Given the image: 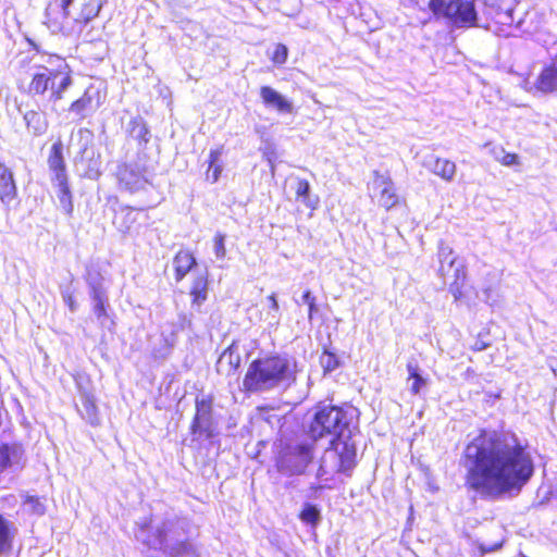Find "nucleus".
Listing matches in <instances>:
<instances>
[{
	"label": "nucleus",
	"mask_w": 557,
	"mask_h": 557,
	"mask_svg": "<svg viewBox=\"0 0 557 557\" xmlns=\"http://www.w3.org/2000/svg\"><path fill=\"white\" fill-rule=\"evenodd\" d=\"M462 460L466 488L487 498L520 492L534 474L528 444L511 432L481 430L467 444Z\"/></svg>",
	"instance_id": "nucleus-1"
},
{
	"label": "nucleus",
	"mask_w": 557,
	"mask_h": 557,
	"mask_svg": "<svg viewBox=\"0 0 557 557\" xmlns=\"http://www.w3.org/2000/svg\"><path fill=\"white\" fill-rule=\"evenodd\" d=\"M73 85V71L66 60L55 53L41 55V62L29 67L27 78H18L17 89L29 98H47L55 103L64 99Z\"/></svg>",
	"instance_id": "nucleus-2"
},
{
	"label": "nucleus",
	"mask_w": 557,
	"mask_h": 557,
	"mask_svg": "<svg viewBox=\"0 0 557 557\" xmlns=\"http://www.w3.org/2000/svg\"><path fill=\"white\" fill-rule=\"evenodd\" d=\"M298 372L297 362L285 354H260L248 363L242 391L251 395L289 387L296 383Z\"/></svg>",
	"instance_id": "nucleus-3"
},
{
	"label": "nucleus",
	"mask_w": 557,
	"mask_h": 557,
	"mask_svg": "<svg viewBox=\"0 0 557 557\" xmlns=\"http://www.w3.org/2000/svg\"><path fill=\"white\" fill-rule=\"evenodd\" d=\"M348 426L346 411L339 406L326 405L315 410L306 433L312 442H317L327 436L332 438L343 436Z\"/></svg>",
	"instance_id": "nucleus-4"
},
{
	"label": "nucleus",
	"mask_w": 557,
	"mask_h": 557,
	"mask_svg": "<svg viewBox=\"0 0 557 557\" xmlns=\"http://www.w3.org/2000/svg\"><path fill=\"white\" fill-rule=\"evenodd\" d=\"M63 151V143L60 138H58L50 147L47 164L53 174V181L57 182L59 202L64 213L67 216H72L74 211L73 195L70 187L66 162Z\"/></svg>",
	"instance_id": "nucleus-5"
},
{
	"label": "nucleus",
	"mask_w": 557,
	"mask_h": 557,
	"mask_svg": "<svg viewBox=\"0 0 557 557\" xmlns=\"http://www.w3.org/2000/svg\"><path fill=\"white\" fill-rule=\"evenodd\" d=\"M429 9L437 18H445L457 27L476 25V11L470 0H430Z\"/></svg>",
	"instance_id": "nucleus-6"
},
{
	"label": "nucleus",
	"mask_w": 557,
	"mask_h": 557,
	"mask_svg": "<svg viewBox=\"0 0 557 557\" xmlns=\"http://www.w3.org/2000/svg\"><path fill=\"white\" fill-rule=\"evenodd\" d=\"M327 450L334 459V469L338 473H348L357 465V448L350 434L331 438Z\"/></svg>",
	"instance_id": "nucleus-7"
},
{
	"label": "nucleus",
	"mask_w": 557,
	"mask_h": 557,
	"mask_svg": "<svg viewBox=\"0 0 557 557\" xmlns=\"http://www.w3.org/2000/svg\"><path fill=\"white\" fill-rule=\"evenodd\" d=\"M488 28L500 37L512 36L513 30L520 25V20L513 17V9L510 4L491 3L488 5Z\"/></svg>",
	"instance_id": "nucleus-8"
},
{
	"label": "nucleus",
	"mask_w": 557,
	"mask_h": 557,
	"mask_svg": "<svg viewBox=\"0 0 557 557\" xmlns=\"http://www.w3.org/2000/svg\"><path fill=\"white\" fill-rule=\"evenodd\" d=\"M212 397L196 398L195 414L191 419L189 431L191 434L205 435L206 438L215 436L213 422Z\"/></svg>",
	"instance_id": "nucleus-9"
},
{
	"label": "nucleus",
	"mask_w": 557,
	"mask_h": 557,
	"mask_svg": "<svg viewBox=\"0 0 557 557\" xmlns=\"http://www.w3.org/2000/svg\"><path fill=\"white\" fill-rule=\"evenodd\" d=\"M313 444H297L287 447L281 456L282 468L292 474H301L313 460Z\"/></svg>",
	"instance_id": "nucleus-10"
},
{
	"label": "nucleus",
	"mask_w": 557,
	"mask_h": 557,
	"mask_svg": "<svg viewBox=\"0 0 557 557\" xmlns=\"http://www.w3.org/2000/svg\"><path fill=\"white\" fill-rule=\"evenodd\" d=\"M149 216L145 209L132 206H121L113 216V225L122 234H129L138 230Z\"/></svg>",
	"instance_id": "nucleus-11"
},
{
	"label": "nucleus",
	"mask_w": 557,
	"mask_h": 557,
	"mask_svg": "<svg viewBox=\"0 0 557 557\" xmlns=\"http://www.w3.org/2000/svg\"><path fill=\"white\" fill-rule=\"evenodd\" d=\"M373 177L377 183L381 190L377 195V203L385 210L398 207L404 203L403 197L397 194V189L387 174H383L380 171H373Z\"/></svg>",
	"instance_id": "nucleus-12"
},
{
	"label": "nucleus",
	"mask_w": 557,
	"mask_h": 557,
	"mask_svg": "<svg viewBox=\"0 0 557 557\" xmlns=\"http://www.w3.org/2000/svg\"><path fill=\"white\" fill-rule=\"evenodd\" d=\"M73 0H49L45 10V24L53 32H62L70 16Z\"/></svg>",
	"instance_id": "nucleus-13"
},
{
	"label": "nucleus",
	"mask_w": 557,
	"mask_h": 557,
	"mask_svg": "<svg viewBox=\"0 0 557 557\" xmlns=\"http://www.w3.org/2000/svg\"><path fill=\"white\" fill-rule=\"evenodd\" d=\"M116 176L120 186L129 193L140 190L147 183L144 171L129 164L120 165L117 168Z\"/></svg>",
	"instance_id": "nucleus-14"
},
{
	"label": "nucleus",
	"mask_w": 557,
	"mask_h": 557,
	"mask_svg": "<svg viewBox=\"0 0 557 557\" xmlns=\"http://www.w3.org/2000/svg\"><path fill=\"white\" fill-rule=\"evenodd\" d=\"M209 274L207 271L197 273L190 283L189 296L193 308L199 309L208 299Z\"/></svg>",
	"instance_id": "nucleus-15"
},
{
	"label": "nucleus",
	"mask_w": 557,
	"mask_h": 557,
	"mask_svg": "<svg viewBox=\"0 0 557 557\" xmlns=\"http://www.w3.org/2000/svg\"><path fill=\"white\" fill-rule=\"evenodd\" d=\"M197 265L194 252L182 248L173 257L174 278L181 282Z\"/></svg>",
	"instance_id": "nucleus-16"
},
{
	"label": "nucleus",
	"mask_w": 557,
	"mask_h": 557,
	"mask_svg": "<svg viewBox=\"0 0 557 557\" xmlns=\"http://www.w3.org/2000/svg\"><path fill=\"white\" fill-rule=\"evenodd\" d=\"M242 364V357L235 345L227 346L218 361V372L227 376L234 375Z\"/></svg>",
	"instance_id": "nucleus-17"
},
{
	"label": "nucleus",
	"mask_w": 557,
	"mask_h": 557,
	"mask_svg": "<svg viewBox=\"0 0 557 557\" xmlns=\"http://www.w3.org/2000/svg\"><path fill=\"white\" fill-rule=\"evenodd\" d=\"M17 197V187L10 168L0 161V200L10 203Z\"/></svg>",
	"instance_id": "nucleus-18"
},
{
	"label": "nucleus",
	"mask_w": 557,
	"mask_h": 557,
	"mask_svg": "<svg viewBox=\"0 0 557 557\" xmlns=\"http://www.w3.org/2000/svg\"><path fill=\"white\" fill-rule=\"evenodd\" d=\"M81 2V11L73 20V27L82 30L91 20L98 16L102 7V0H78Z\"/></svg>",
	"instance_id": "nucleus-19"
},
{
	"label": "nucleus",
	"mask_w": 557,
	"mask_h": 557,
	"mask_svg": "<svg viewBox=\"0 0 557 557\" xmlns=\"http://www.w3.org/2000/svg\"><path fill=\"white\" fill-rule=\"evenodd\" d=\"M260 97L265 106L274 107L281 113H292L294 110L292 102L270 86L260 88Z\"/></svg>",
	"instance_id": "nucleus-20"
},
{
	"label": "nucleus",
	"mask_w": 557,
	"mask_h": 557,
	"mask_svg": "<svg viewBox=\"0 0 557 557\" xmlns=\"http://www.w3.org/2000/svg\"><path fill=\"white\" fill-rule=\"evenodd\" d=\"M24 121L27 129L34 136L44 135L49 127V122L46 116V113L39 108L26 111L24 114Z\"/></svg>",
	"instance_id": "nucleus-21"
},
{
	"label": "nucleus",
	"mask_w": 557,
	"mask_h": 557,
	"mask_svg": "<svg viewBox=\"0 0 557 557\" xmlns=\"http://www.w3.org/2000/svg\"><path fill=\"white\" fill-rule=\"evenodd\" d=\"M535 88L544 94L557 91V65L549 64L542 69L536 82Z\"/></svg>",
	"instance_id": "nucleus-22"
},
{
	"label": "nucleus",
	"mask_w": 557,
	"mask_h": 557,
	"mask_svg": "<svg viewBox=\"0 0 557 557\" xmlns=\"http://www.w3.org/2000/svg\"><path fill=\"white\" fill-rule=\"evenodd\" d=\"M16 529L13 523L0 513V557L12 552Z\"/></svg>",
	"instance_id": "nucleus-23"
},
{
	"label": "nucleus",
	"mask_w": 557,
	"mask_h": 557,
	"mask_svg": "<svg viewBox=\"0 0 557 557\" xmlns=\"http://www.w3.org/2000/svg\"><path fill=\"white\" fill-rule=\"evenodd\" d=\"M223 153V146L213 148L210 150L208 156V168L206 170L205 176L206 181L210 184H214L219 181L223 165L221 162V156Z\"/></svg>",
	"instance_id": "nucleus-24"
},
{
	"label": "nucleus",
	"mask_w": 557,
	"mask_h": 557,
	"mask_svg": "<svg viewBox=\"0 0 557 557\" xmlns=\"http://www.w3.org/2000/svg\"><path fill=\"white\" fill-rule=\"evenodd\" d=\"M467 286V269L466 265L461 264L454 271V280L449 284V292L454 297L455 301L461 300L466 296Z\"/></svg>",
	"instance_id": "nucleus-25"
},
{
	"label": "nucleus",
	"mask_w": 557,
	"mask_h": 557,
	"mask_svg": "<svg viewBox=\"0 0 557 557\" xmlns=\"http://www.w3.org/2000/svg\"><path fill=\"white\" fill-rule=\"evenodd\" d=\"M434 175L441 177L445 182H451L456 175V163L446 158H435L431 168Z\"/></svg>",
	"instance_id": "nucleus-26"
},
{
	"label": "nucleus",
	"mask_w": 557,
	"mask_h": 557,
	"mask_svg": "<svg viewBox=\"0 0 557 557\" xmlns=\"http://www.w3.org/2000/svg\"><path fill=\"white\" fill-rule=\"evenodd\" d=\"M90 298L94 302L92 311L98 319L108 317V298L100 285L90 286Z\"/></svg>",
	"instance_id": "nucleus-27"
},
{
	"label": "nucleus",
	"mask_w": 557,
	"mask_h": 557,
	"mask_svg": "<svg viewBox=\"0 0 557 557\" xmlns=\"http://www.w3.org/2000/svg\"><path fill=\"white\" fill-rule=\"evenodd\" d=\"M295 196L297 200H300L311 211L318 209L319 197L310 196V183L305 178L297 180Z\"/></svg>",
	"instance_id": "nucleus-28"
},
{
	"label": "nucleus",
	"mask_w": 557,
	"mask_h": 557,
	"mask_svg": "<svg viewBox=\"0 0 557 557\" xmlns=\"http://www.w3.org/2000/svg\"><path fill=\"white\" fill-rule=\"evenodd\" d=\"M81 416L91 425L99 424V410L96 400L89 393H84L81 397Z\"/></svg>",
	"instance_id": "nucleus-29"
},
{
	"label": "nucleus",
	"mask_w": 557,
	"mask_h": 557,
	"mask_svg": "<svg viewBox=\"0 0 557 557\" xmlns=\"http://www.w3.org/2000/svg\"><path fill=\"white\" fill-rule=\"evenodd\" d=\"M92 110V96L89 90H85L81 97L73 100L69 106V112L75 114L79 120H84Z\"/></svg>",
	"instance_id": "nucleus-30"
},
{
	"label": "nucleus",
	"mask_w": 557,
	"mask_h": 557,
	"mask_svg": "<svg viewBox=\"0 0 557 557\" xmlns=\"http://www.w3.org/2000/svg\"><path fill=\"white\" fill-rule=\"evenodd\" d=\"M129 133L140 145L148 144L150 139L148 125L140 116L134 117L129 121Z\"/></svg>",
	"instance_id": "nucleus-31"
},
{
	"label": "nucleus",
	"mask_w": 557,
	"mask_h": 557,
	"mask_svg": "<svg viewBox=\"0 0 557 557\" xmlns=\"http://www.w3.org/2000/svg\"><path fill=\"white\" fill-rule=\"evenodd\" d=\"M438 256L441 263L438 274L445 278L448 275L450 268L455 264L456 257L453 256V249L448 246H442L440 248Z\"/></svg>",
	"instance_id": "nucleus-32"
},
{
	"label": "nucleus",
	"mask_w": 557,
	"mask_h": 557,
	"mask_svg": "<svg viewBox=\"0 0 557 557\" xmlns=\"http://www.w3.org/2000/svg\"><path fill=\"white\" fill-rule=\"evenodd\" d=\"M406 368L408 371V380H412L410 393L412 395H418L421 388L426 384V381L420 375L418 363L408 362Z\"/></svg>",
	"instance_id": "nucleus-33"
},
{
	"label": "nucleus",
	"mask_w": 557,
	"mask_h": 557,
	"mask_svg": "<svg viewBox=\"0 0 557 557\" xmlns=\"http://www.w3.org/2000/svg\"><path fill=\"white\" fill-rule=\"evenodd\" d=\"M320 364L324 373H330L341 366V361L334 351L324 347L320 356Z\"/></svg>",
	"instance_id": "nucleus-34"
},
{
	"label": "nucleus",
	"mask_w": 557,
	"mask_h": 557,
	"mask_svg": "<svg viewBox=\"0 0 557 557\" xmlns=\"http://www.w3.org/2000/svg\"><path fill=\"white\" fill-rule=\"evenodd\" d=\"M298 518L312 527H315L321 518L320 510L312 504H305L298 513Z\"/></svg>",
	"instance_id": "nucleus-35"
},
{
	"label": "nucleus",
	"mask_w": 557,
	"mask_h": 557,
	"mask_svg": "<svg viewBox=\"0 0 557 557\" xmlns=\"http://www.w3.org/2000/svg\"><path fill=\"white\" fill-rule=\"evenodd\" d=\"M491 345L490 330L484 329L478 333L474 343L470 346V349L473 352H478L488 348Z\"/></svg>",
	"instance_id": "nucleus-36"
},
{
	"label": "nucleus",
	"mask_w": 557,
	"mask_h": 557,
	"mask_svg": "<svg viewBox=\"0 0 557 557\" xmlns=\"http://www.w3.org/2000/svg\"><path fill=\"white\" fill-rule=\"evenodd\" d=\"M23 503L25 505H29L30 512L34 515L42 516L46 511V507L44 505V502L39 496L36 495H27L24 497Z\"/></svg>",
	"instance_id": "nucleus-37"
},
{
	"label": "nucleus",
	"mask_w": 557,
	"mask_h": 557,
	"mask_svg": "<svg viewBox=\"0 0 557 557\" xmlns=\"http://www.w3.org/2000/svg\"><path fill=\"white\" fill-rule=\"evenodd\" d=\"M288 58V48L284 44H276L271 55V61L275 65H283Z\"/></svg>",
	"instance_id": "nucleus-38"
},
{
	"label": "nucleus",
	"mask_w": 557,
	"mask_h": 557,
	"mask_svg": "<svg viewBox=\"0 0 557 557\" xmlns=\"http://www.w3.org/2000/svg\"><path fill=\"white\" fill-rule=\"evenodd\" d=\"M188 554H195V548L188 541H182L175 544L171 549V557H183Z\"/></svg>",
	"instance_id": "nucleus-39"
},
{
	"label": "nucleus",
	"mask_w": 557,
	"mask_h": 557,
	"mask_svg": "<svg viewBox=\"0 0 557 557\" xmlns=\"http://www.w3.org/2000/svg\"><path fill=\"white\" fill-rule=\"evenodd\" d=\"M224 240L225 236L222 233H216L213 237L214 252L218 258H224L226 255Z\"/></svg>",
	"instance_id": "nucleus-40"
},
{
	"label": "nucleus",
	"mask_w": 557,
	"mask_h": 557,
	"mask_svg": "<svg viewBox=\"0 0 557 557\" xmlns=\"http://www.w3.org/2000/svg\"><path fill=\"white\" fill-rule=\"evenodd\" d=\"M11 465L10 447L8 444H0V473Z\"/></svg>",
	"instance_id": "nucleus-41"
},
{
	"label": "nucleus",
	"mask_w": 557,
	"mask_h": 557,
	"mask_svg": "<svg viewBox=\"0 0 557 557\" xmlns=\"http://www.w3.org/2000/svg\"><path fill=\"white\" fill-rule=\"evenodd\" d=\"M302 300L308 305V318L311 320L318 308L315 305V297L311 295L310 290L302 294Z\"/></svg>",
	"instance_id": "nucleus-42"
},
{
	"label": "nucleus",
	"mask_w": 557,
	"mask_h": 557,
	"mask_svg": "<svg viewBox=\"0 0 557 557\" xmlns=\"http://www.w3.org/2000/svg\"><path fill=\"white\" fill-rule=\"evenodd\" d=\"M498 162L504 166L519 165L520 158L515 152H505L502 158L498 159Z\"/></svg>",
	"instance_id": "nucleus-43"
},
{
	"label": "nucleus",
	"mask_w": 557,
	"mask_h": 557,
	"mask_svg": "<svg viewBox=\"0 0 557 557\" xmlns=\"http://www.w3.org/2000/svg\"><path fill=\"white\" fill-rule=\"evenodd\" d=\"M62 297L70 311H75L77 309V302L73 292L65 290L63 292Z\"/></svg>",
	"instance_id": "nucleus-44"
},
{
	"label": "nucleus",
	"mask_w": 557,
	"mask_h": 557,
	"mask_svg": "<svg viewBox=\"0 0 557 557\" xmlns=\"http://www.w3.org/2000/svg\"><path fill=\"white\" fill-rule=\"evenodd\" d=\"M268 300L270 302V308L277 312L278 311V302L276 300V296L274 293H272L271 295L268 296Z\"/></svg>",
	"instance_id": "nucleus-45"
},
{
	"label": "nucleus",
	"mask_w": 557,
	"mask_h": 557,
	"mask_svg": "<svg viewBox=\"0 0 557 557\" xmlns=\"http://www.w3.org/2000/svg\"><path fill=\"white\" fill-rule=\"evenodd\" d=\"M78 134H79L81 136H83V135H87V136H89V137H90V136H92L91 131H90V129H88V128H81V129L78 131Z\"/></svg>",
	"instance_id": "nucleus-46"
},
{
	"label": "nucleus",
	"mask_w": 557,
	"mask_h": 557,
	"mask_svg": "<svg viewBox=\"0 0 557 557\" xmlns=\"http://www.w3.org/2000/svg\"><path fill=\"white\" fill-rule=\"evenodd\" d=\"M29 45L32 46V48L34 50H36L37 52H40V49H39V46L37 44H35L34 41L32 40H28Z\"/></svg>",
	"instance_id": "nucleus-47"
},
{
	"label": "nucleus",
	"mask_w": 557,
	"mask_h": 557,
	"mask_svg": "<svg viewBox=\"0 0 557 557\" xmlns=\"http://www.w3.org/2000/svg\"><path fill=\"white\" fill-rule=\"evenodd\" d=\"M500 546H502V544H497V545H495L494 547L488 548V549H484V550H485V552H491V550L496 549V548H498V547H500Z\"/></svg>",
	"instance_id": "nucleus-48"
}]
</instances>
